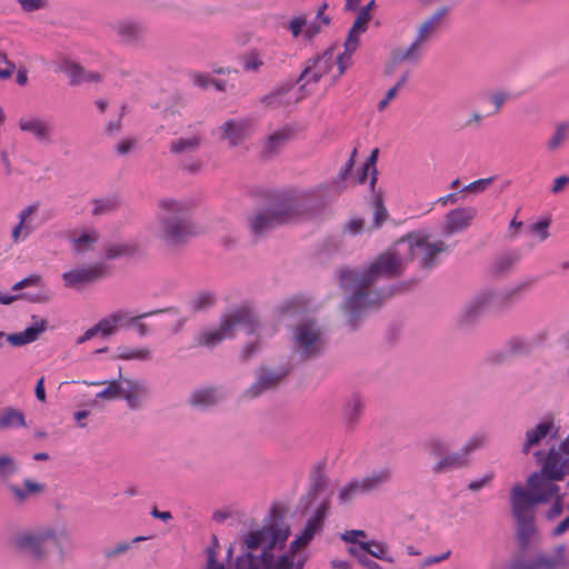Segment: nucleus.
<instances>
[{
	"label": "nucleus",
	"instance_id": "f257e3e1",
	"mask_svg": "<svg viewBox=\"0 0 569 569\" xmlns=\"http://www.w3.org/2000/svg\"><path fill=\"white\" fill-rule=\"evenodd\" d=\"M403 270L405 261L397 251H382L367 266H346L337 269L339 286L346 295L342 310L351 330L360 327L369 310L378 308L396 293L411 290L417 284L416 280H408L380 290L371 289L379 280L397 278Z\"/></svg>",
	"mask_w": 569,
	"mask_h": 569
},
{
	"label": "nucleus",
	"instance_id": "f03ea898",
	"mask_svg": "<svg viewBox=\"0 0 569 569\" xmlns=\"http://www.w3.org/2000/svg\"><path fill=\"white\" fill-rule=\"evenodd\" d=\"M325 189V186H319L313 190L284 192L269 208L257 210L249 217L251 231L254 234H261L280 224L312 218L317 212L315 201Z\"/></svg>",
	"mask_w": 569,
	"mask_h": 569
},
{
	"label": "nucleus",
	"instance_id": "7ed1b4c3",
	"mask_svg": "<svg viewBox=\"0 0 569 569\" xmlns=\"http://www.w3.org/2000/svg\"><path fill=\"white\" fill-rule=\"evenodd\" d=\"M238 326L247 329L248 335H253L260 327L257 315L248 305L234 308L229 313L223 315L220 326L214 330H201L196 340L198 346L214 348L224 339L233 338Z\"/></svg>",
	"mask_w": 569,
	"mask_h": 569
},
{
	"label": "nucleus",
	"instance_id": "20e7f679",
	"mask_svg": "<svg viewBox=\"0 0 569 569\" xmlns=\"http://www.w3.org/2000/svg\"><path fill=\"white\" fill-rule=\"evenodd\" d=\"M449 13L448 7L439 8L432 16L425 20L418 28L415 40L407 48H398L392 52V60L396 63H417L426 44L439 32L446 17Z\"/></svg>",
	"mask_w": 569,
	"mask_h": 569
},
{
	"label": "nucleus",
	"instance_id": "39448f33",
	"mask_svg": "<svg viewBox=\"0 0 569 569\" xmlns=\"http://www.w3.org/2000/svg\"><path fill=\"white\" fill-rule=\"evenodd\" d=\"M541 470L531 473L527 480L528 489H525L520 485H516L512 488L511 497L521 501L527 507H535L539 503H547L551 499H555L559 493V486L556 481L560 479H550L543 473V460L539 462Z\"/></svg>",
	"mask_w": 569,
	"mask_h": 569
},
{
	"label": "nucleus",
	"instance_id": "423d86ee",
	"mask_svg": "<svg viewBox=\"0 0 569 569\" xmlns=\"http://www.w3.org/2000/svg\"><path fill=\"white\" fill-rule=\"evenodd\" d=\"M326 339L315 321H306L295 327L292 331V352L301 361L321 357L326 350Z\"/></svg>",
	"mask_w": 569,
	"mask_h": 569
},
{
	"label": "nucleus",
	"instance_id": "0eeeda50",
	"mask_svg": "<svg viewBox=\"0 0 569 569\" xmlns=\"http://www.w3.org/2000/svg\"><path fill=\"white\" fill-rule=\"evenodd\" d=\"M131 251H104L103 260L94 264L76 268L62 274L64 284L69 288H80L81 286L93 283L102 278L108 277L112 267L110 262L124 257Z\"/></svg>",
	"mask_w": 569,
	"mask_h": 569
},
{
	"label": "nucleus",
	"instance_id": "6e6552de",
	"mask_svg": "<svg viewBox=\"0 0 569 569\" xmlns=\"http://www.w3.org/2000/svg\"><path fill=\"white\" fill-rule=\"evenodd\" d=\"M378 157V149H375L370 157L367 159L366 163L362 167V172L358 178V183H363L370 174V189L373 193L372 196V207H373V214H372V223L370 226L371 229H379L385 221L388 219L389 213L388 210L383 203V198L380 192L375 191V187L377 183V168H376V161Z\"/></svg>",
	"mask_w": 569,
	"mask_h": 569
},
{
	"label": "nucleus",
	"instance_id": "1a4fd4ad",
	"mask_svg": "<svg viewBox=\"0 0 569 569\" xmlns=\"http://www.w3.org/2000/svg\"><path fill=\"white\" fill-rule=\"evenodd\" d=\"M508 569H569V558L566 545H559L551 556L538 553L532 561L516 557Z\"/></svg>",
	"mask_w": 569,
	"mask_h": 569
},
{
	"label": "nucleus",
	"instance_id": "9d476101",
	"mask_svg": "<svg viewBox=\"0 0 569 569\" xmlns=\"http://www.w3.org/2000/svg\"><path fill=\"white\" fill-rule=\"evenodd\" d=\"M512 515L517 521V541L521 552L528 551L530 540L537 531L533 508L511 497Z\"/></svg>",
	"mask_w": 569,
	"mask_h": 569
},
{
	"label": "nucleus",
	"instance_id": "9b49d317",
	"mask_svg": "<svg viewBox=\"0 0 569 569\" xmlns=\"http://www.w3.org/2000/svg\"><path fill=\"white\" fill-rule=\"evenodd\" d=\"M532 284L533 280H526L501 289H485L483 291L488 296L491 308L509 309L522 300Z\"/></svg>",
	"mask_w": 569,
	"mask_h": 569
},
{
	"label": "nucleus",
	"instance_id": "f8f14e48",
	"mask_svg": "<svg viewBox=\"0 0 569 569\" xmlns=\"http://www.w3.org/2000/svg\"><path fill=\"white\" fill-rule=\"evenodd\" d=\"M559 427L552 416L541 419L535 427L528 428L521 443V453L529 455L533 448L539 447L545 440L550 441L558 437Z\"/></svg>",
	"mask_w": 569,
	"mask_h": 569
},
{
	"label": "nucleus",
	"instance_id": "ddd939ff",
	"mask_svg": "<svg viewBox=\"0 0 569 569\" xmlns=\"http://www.w3.org/2000/svg\"><path fill=\"white\" fill-rule=\"evenodd\" d=\"M54 538L52 530L44 531H27L17 533L14 537V546L23 553L40 560L46 556V545Z\"/></svg>",
	"mask_w": 569,
	"mask_h": 569
},
{
	"label": "nucleus",
	"instance_id": "4468645a",
	"mask_svg": "<svg viewBox=\"0 0 569 569\" xmlns=\"http://www.w3.org/2000/svg\"><path fill=\"white\" fill-rule=\"evenodd\" d=\"M491 308L488 296L485 291H480L470 298L459 310L456 316V326L460 330L473 328L485 310Z\"/></svg>",
	"mask_w": 569,
	"mask_h": 569
},
{
	"label": "nucleus",
	"instance_id": "2eb2a0df",
	"mask_svg": "<svg viewBox=\"0 0 569 569\" xmlns=\"http://www.w3.org/2000/svg\"><path fill=\"white\" fill-rule=\"evenodd\" d=\"M335 63L336 58L331 51H326L309 61L308 66L299 77V82H302L301 89L307 90L308 86L318 83L332 70Z\"/></svg>",
	"mask_w": 569,
	"mask_h": 569
},
{
	"label": "nucleus",
	"instance_id": "dca6fc26",
	"mask_svg": "<svg viewBox=\"0 0 569 569\" xmlns=\"http://www.w3.org/2000/svg\"><path fill=\"white\" fill-rule=\"evenodd\" d=\"M533 457L537 462L543 459V473L550 479L563 480L569 476V458H562L555 446L550 447L547 453L541 450L535 451Z\"/></svg>",
	"mask_w": 569,
	"mask_h": 569
},
{
	"label": "nucleus",
	"instance_id": "f3484780",
	"mask_svg": "<svg viewBox=\"0 0 569 569\" xmlns=\"http://www.w3.org/2000/svg\"><path fill=\"white\" fill-rule=\"evenodd\" d=\"M289 371L288 367H281L277 371L260 367L256 373V381L248 388L246 395L249 398H257L267 390L276 388L289 375Z\"/></svg>",
	"mask_w": 569,
	"mask_h": 569
},
{
	"label": "nucleus",
	"instance_id": "a211bd4d",
	"mask_svg": "<svg viewBox=\"0 0 569 569\" xmlns=\"http://www.w3.org/2000/svg\"><path fill=\"white\" fill-rule=\"evenodd\" d=\"M194 234H197L196 227L189 220L164 218L161 222L160 236L172 244L182 243Z\"/></svg>",
	"mask_w": 569,
	"mask_h": 569
},
{
	"label": "nucleus",
	"instance_id": "6ab92c4d",
	"mask_svg": "<svg viewBox=\"0 0 569 569\" xmlns=\"http://www.w3.org/2000/svg\"><path fill=\"white\" fill-rule=\"evenodd\" d=\"M477 213L478 210L475 207H461L450 210L446 214L445 233L450 236L466 230L470 227Z\"/></svg>",
	"mask_w": 569,
	"mask_h": 569
},
{
	"label": "nucleus",
	"instance_id": "aec40b11",
	"mask_svg": "<svg viewBox=\"0 0 569 569\" xmlns=\"http://www.w3.org/2000/svg\"><path fill=\"white\" fill-rule=\"evenodd\" d=\"M39 209L40 203L33 202L19 212V223L13 228L11 234L14 242L26 239L38 227L36 217Z\"/></svg>",
	"mask_w": 569,
	"mask_h": 569
},
{
	"label": "nucleus",
	"instance_id": "412c9836",
	"mask_svg": "<svg viewBox=\"0 0 569 569\" xmlns=\"http://www.w3.org/2000/svg\"><path fill=\"white\" fill-rule=\"evenodd\" d=\"M8 490L13 495L14 501L19 505L24 503L31 498L38 497L46 492V483L26 478L21 486L14 483L7 485Z\"/></svg>",
	"mask_w": 569,
	"mask_h": 569
},
{
	"label": "nucleus",
	"instance_id": "4be33fe9",
	"mask_svg": "<svg viewBox=\"0 0 569 569\" xmlns=\"http://www.w3.org/2000/svg\"><path fill=\"white\" fill-rule=\"evenodd\" d=\"M124 383L122 398L127 401V406L131 410H138L142 406V398L147 397L149 393L148 386L138 380H132L128 378H121Z\"/></svg>",
	"mask_w": 569,
	"mask_h": 569
},
{
	"label": "nucleus",
	"instance_id": "5701e85b",
	"mask_svg": "<svg viewBox=\"0 0 569 569\" xmlns=\"http://www.w3.org/2000/svg\"><path fill=\"white\" fill-rule=\"evenodd\" d=\"M19 128L23 132L31 133L39 141L48 142L51 139L52 128L50 123L38 116L21 118Z\"/></svg>",
	"mask_w": 569,
	"mask_h": 569
},
{
	"label": "nucleus",
	"instance_id": "b1692460",
	"mask_svg": "<svg viewBox=\"0 0 569 569\" xmlns=\"http://www.w3.org/2000/svg\"><path fill=\"white\" fill-rule=\"evenodd\" d=\"M47 326V320L41 319L40 321H37L33 325L26 328L24 331L22 332L6 333L4 341L16 347H21L36 341L43 331H46Z\"/></svg>",
	"mask_w": 569,
	"mask_h": 569
},
{
	"label": "nucleus",
	"instance_id": "393cba45",
	"mask_svg": "<svg viewBox=\"0 0 569 569\" xmlns=\"http://www.w3.org/2000/svg\"><path fill=\"white\" fill-rule=\"evenodd\" d=\"M470 465V459L465 456L461 450L449 452L441 459H439L432 466V472L435 475H442L453 470L467 468Z\"/></svg>",
	"mask_w": 569,
	"mask_h": 569
},
{
	"label": "nucleus",
	"instance_id": "a878e982",
	"mask_svg": "<svg viewBox=\"0 0 569 569\" xmlns=\"http://www.w3.org/2000/svg\"><path fill=\"white\" fill-rule=\"evenodd\" d=\"M114 31L121 41L126 43H136L143 39L146 28L134 21L122 20L114 24Z\"/></svg>",
	"mask_w": 569,
	"mask_h": 569
},
{
	"label": "nucleus",
	"instance_id": "bb28decb",
	"mask_svg": "<svg viewBox=\"0 0 569 569\" xmlns=\"http://www.w3.org/2000/svg\"><path fill=\"white\" fill-rule=\"evenodd\" d=\"M222 399V395L219 389L214 387H208L194 390L190 396V405L197 408L207 409L216 406Z\"/></svg>",
	"mask_w": 569,
	"mask_h": 569
},
{
	"label": "nucleus",
	"instance_id": "cd10ccee",
	"mask_svg": "<svg viewBox=\"0 0 569 569\" xmlns=\"http://www.w3.org/2000/svg\"><path fill=\"white\" fill-rule=\"evenodd\" d=\"M365 399L359 393H352L343 407V418L349 428H353L365 410Z\"/></svg>",
	"mask_w": 569,
	"mask_h": 569
},
{
	"label": "nucleus",
	"instance_id": "c85d7f7f",
	"mask_svg": "<svg viewBox=\"0 0 569 569\" xmlns=\"http://www.w3.org/2000/svg\"><path fill=\"white\" fill-rule=\"evenodd\" d=\"M51 299V292L48 289H40L38 291H24L17 295H3L0 292V303L11 305L17 300H26L30 303H46Z\"/></svg>",
	"mask_w": 569,
	"mask_h": 569
},
{
	"label": "nucleus",
	"instance_id": "c756f323",
	"mask_svg": "<svg viewBox=\"0 0 569 569\" xmlns=\"http://www.w3.org/2000/svg\"><path fill=\"white\" fill-rule=\"evenodd\" d=\"M391 479L392 470L390 468L373 470L368 477L360 480L362 483V493L379 490L381 487L390 482Z\"/></svg>",
	"mask_w": 569,
	"mask_h": 569
},
{
	"label": "nucleus",
	"instance_id": "7c9ffc66",
	"mask_svg": "<svg viewBox=\"0 0 569 569\" xmlns=\"http://www.w3.org/2000/svg\"><path fill=\"white\" fill-rule=\"evenodd\" d=\"M202 140V134L199 132L176 139L170 143V151L176 154L193 153L200 148Z\"/></svg>",
	"mask_w": 569,
	"mask_h": 569
},
{
	"label": "nucleus",
	"instance_id": "2f4dec72",
	"mask_svg": "<svg viewBox=\"0 0 569 569\" xmlns=\"http://www.w3.org/2000/svg\"><path fill=\"white\" fill-rule=\"evenodd\" d=\"M248 126L243 121L229 120L222 127V139L229 140L231 146L239 144L247 134Z\"/></svg>",
	"mask_w": 569,
	"mask_h": 569
},
{
	"label": "nucleus",
	"instance_id": "473e14b6",
	"mask_svg": "<svg viewBox=\"0 0 569 569\" xmlns=\"http://www.w3.org/2000/svg\"><path fill=\"white\" fill-rule=\"evenodd\" d=\"M63 70L70 78L72 84H81L83 82H92L100 80L99 73L86 71L81 66L73 62H67Z\"/></svg>",
	"mask_w": 569,
	"mask_h": 569
},
{
	"label": "nucleus",
	"instance_id": "72a5a7b5",
	"mask_svg": "<svg viewBox=\"0 0 569 569\" xmlns=\"http://www.w3.org/2000/svg\"><path fill=\"white\" fill-rule=\"evenodd\" d=\"M272 535L271 527L264 526L259 530L250 531L243 539V546L247 550H256L269 546V539Z\"/></svg>",
	"mask_w": 569,
	"mask_h": 569
},
{
	"label": "nucleus",
	"instance_id": "f704fd0d",
	"mask_svg": "<svg viewBox=\"0 0 569 569\" xmlns=\"http://www.w3.org/2000/svg\"><path fill=\"white\" fill-rule=\"evenodd\" d=\"M532 350V345L522 338H512L506 349L498 355V359L496 361L502 362L507 360L511 356H525L530 353Z\"/></svg>",
	"mask_w": 569,
	"mask_h": 569
},
{
	"label": "nucleus",
	"instance_id": "c9c22d12",
	"mask_svg": "<svg viewBox=\"0 0 569 569\" xmlns=\"http://www.w3.org/2000/svg\"><path fill=\"white\" fill-rule=\"evenodd\" d=\"M520 260L517 251H505L491 264V273L495 276H505L512 270Z\"/></svg>",
	"mask_w": 569,
	"mask_h": 569
},
{
	"label": "nucleus",
	"instance_id": "e433bc0d",
	"mask_svg": "<svg viewBox=\"0 0 569 569\" xmlns=\"http://www.w3.org/2000/svg\"><path fill=\"white\" fill-rule=\"evenodd\" d=\"M328 487L327 478L321 471H317L311 478V486L306 498L300 500L303 508L307 509L309 505L322 495Z\"/></svg>",
	"mask_w": 569,
	"mask_h": 569
},
{
	"label": "nucleus",
	"instance_id": "4c0bfd02",
	"mask_svg": "<svg viewBox=\"0 0 569 569\" xmlns=\"http://www.w3.org/2000/svg\"><path fill=\"white\" fill-rule=\"evenodd\" d=\"M291 131L289 129H280L270 134L264 143L263 153L267 157L276 154L290 139Z\"/></svg>",
	"mask_w": 569,
	"mask_h": 569
},
{
	"label": "nucleus",
	"instance_id": "58836bf2",
	"mask_svg": "<svg viewBox=\"0 0 569 569\" xmlns=\"http://www.w3.org/2000/svg\"><path fill=\"white\" fill-rule=\"evenodd\" d=\"M24 413L16 408L7 407L0 416V429L7 430L12 428L26 427Z\"/></svg>",
	"mask_w": 569,
	"mask_h": 569
},
{
	"label": "nucleus",
	"instance_id": "ea45409f",
	"mask_svg": "<svg viewBox=\"0 0 569 569\" xmlns=\"http://www.w3.org/2000/svg\"><path fill=\"white\" fill-rule=\"evenodd\" d=\"M396 246L406 247L407 249H438L430 247L428 236L423 231H413L401 238L396 242Z\"/></svg>",
	"mask_w": 569,
	"mask_h": 569
},
{
	"label": "nucleus",
	"instance_id": "a19ab883",
	"mask_svg": "<svg viewBox=\"0 0 569 569\" xmlns=\"http://www.w3.org/2000/svg\"><path fill=\"white\" fill-rule=\"evenodd\" d=\"M217 303V295L212 291H199L189 301L192 312H202L211 309Z\"/></svg>",
	"mask_w": 569,
	"mask_h": 569
},
{
	"label": "nucleus",
	"instance_id": "79ce46f5",
	"mask_svg": "<svg viewBox=\"0 0 569 569\" xmlns=\"http://www.w3.org/2000/svg\"><path fill=\"white\" fill-rule=\"evenodd\" d=\"M152 358V352L149 348H129L126 346H120L117 348V353L113 359L119 360H139V361H149Z\"/></svg>",
	"mask_w": 569,
	"mask_h": 569
},
{
	"label": "nucleus",
	"instance_id": "37998d69",
	"mask_svg": "<svg viewBox=\"0 0 569 569\" xmlns=\"http://www.w3.org/2000/svg\"><path fill=\"white\" fill-rule=\"evenodd\" d=\"M361 551L387 562H393L395 559L388 552V546L381 541H361L359 542Z\"/></svg>",
	"mask_w": 569,
	"mask_h": 569
},
{
	"label": "nucleus",
	"instance_id": "c03bdc74",
	"mask_svg": "<svg viewBox=\"0 0 569 569\" xmlns=\"http://www.w3.org/2000/svg\"><path fill=\"white\" fill-rule=\"evenodd\" d=\"M425 447L430 457L439 460L450 452L451 445L448 440L439 436H431L426 440Z\"/></svg>",
	"mask_w": 569,
	"mask_h": 569
},
{
	"label": "nucleus",
	"instance_id": "a18cd8bd",
	"mask_svg": "<svg viewBox=\"0 0 569 569\" xmlns=\"http://www.w3.org/2000/svg\"><path fill=\"white\" fill-rule=\"evenodd\" d=\"M274 547L266 546L262 548V552L260 557L253 556L250 551L244 552L243 555L239 556L236 561V569H238V562L241 558L246 556H250L254 560V565L257 566V569H272L274 566V556L272 552V549Z\"/></svg>",
	"mask_w": 569,
	"mask_h": 569
},
{
	"label": "nucleus",
	"instance_id": "49530a36",
	"mask_svg": "<svg viewBox=\"0 0 569 569\" xmlns=\"http://www.w3.org/2000/svg\"><path fill=\"white\" fill-rule=\"evenodd\" d=\"M552 219L550 216H546L541 218L540 220L532 222L527 226L526 231L527 233L540 241H543L549 238V228L551 226Z\"/></svg>",
	"mask_w": 569,
	"mask_h": 569
},
{
	"label": "nucleus",
	"instance_id": "de8ad7c7",
	"mask_svg": "<svg viewBox=\"0 0 569 569\" xmlns=\"http://www.w3.org/2000/svg\"><path fill=\"white\" fill-rule=\"evenodd\" d=\"M356 153L357 150L355 149L350 158L339 170L337 177L332 180L331 187L335 189L336 193H341L347 188L346 181L348 180L351 169L355 164Z\"/></svg>",
	"mask_w": 569,
	"mask_h": 569
},
{
	"label": "nucleus",
	"instance_id": "09e8293b",
	"mask_svg": "<svg viewBox=\"0 0 569 569\" xmlns=\"http://www.w3.org/2000/svg\"><path fill=\"white\" fill-rule=\"evenodd\" d=\"M569 139V121L559 123L553 134L549 138L547 147L550 151L560 149Z\"/></svg>",
	"mask_w": 569,
	"mask_h": 569
},
{
	"label": "nucleus",
	"instance_id": "8fccbe9b",
	"mask_svg": "<svg viewBox=\"0 0 569 569\" xmlns=\"http://www.w3.org/2000/svg\"><path fill=\"white\" fill-rule=\"evenodd\" d=\"M121 378L123 377L121 373V368H119V379L107 382V387L97 393V398L103 400H113L121 397L124 388L122 386L124 383L122 382Z\"/></svg>",
	"mask_w": 569,
	"mask_h": 569
},
{
	"label": "nucleus",
	"instance_id": "3c124183",
	"mask_svg": "<svg viewBox=\"0 0 569 569\" xmlns=\"http://www.w3.org/2000/svg\"><path fill=\"white\" fill-rule=\"evenodd\" d=\"M143 540H147V537L138 536L133 538L131 541H120L114 547L106 549L103 551V556L108 560L114 559L129 551L133 547V545Z\"/></svg>",
	"mask_w": 569,
	"mask_h": 569
},
{
	"label": "nucleus",
	"instance_id": "603ef678",
	"mask_svg": "<svg viewBox=\"0 0 569 569\" xmlns=\"http://www.w3.org/2000/svg\"><path fill=\"white\" fill-rule=\"evenodd\" d=\"M119 207V200L116 197H107L93 200L92 214L102 216L110 213Z\"/></svg>",
	"mask_w": 569,
	"mask_h": 569
},
{
	"label": "nucleus",
	"instance_id": "864d4df0",
	"mask_svg": "<svg viewBox=\"0 0 569 569\" xmlns=\"http://www.w3.org/2000/svg\"><path fill=\"white\" fill-rule=\"evenodd\" d=\"M359 493H362V483L359 479H353L339 491V502L348 503Z\"/></svg>",
	"mask_w": 569,
	"mask_h": 569
},
{
	"label": "nucleus",
	"instance_id": "5fc2aeb1",
	"mask_svg": "<svg viewBox=\"0 0 569 569\" xmlns=\"http://www.w3.org/2000/svg\"><path fill=\"white\" fill-rule=\"evenodd\" d=\"M488 441V435L485 432H479L471 436L466 443L460 448V450L465 453L467 458L475 451L483 448Z\"/></svg>",
	"mask_w": 569,
	"mask_h": 569
},
{
	"label": "nucleus",
	"instance_id": "6e6d98bb",
	"mask_svg": "<svg viewBox=\"0 0 569 569\" xmlns=\"http://www.w3.org/2000/svg\"><path fill=\"white\" fill-rule=\"evenodd\" d=\"M162 312H178V310L174 307H168L164 309H158V310H152L149 312L141 313L139 316H136L134 319H132L133 320L132 327H134L137 329L140 337H144L149 333V328L146 323L141 322V320L147 317H150L153 315H159Z\"/></svg>",
	"mask_w": 569,
	"mask_h": 569
},
{
	"label": "nucleus",
	"instance_id": "4d7b16f0",
	"mask_svg": "<svg viewBox=\"0 0 569 569\" xmlns=\"http://www.w3.org/2000/svg\"><path fill=\"white\" fill-rule=\"evenodd\" d=\"M331 496L332 492L327 493V496L321 500V502L317 507L315 515L311 518H309L311 521H313L321 528L330 509Z\"/></svg>",
	"mask_w": 569,
	"mask_h": 569
},
{
	"label": "nucleus",
	"instance_id": "13d9d810",
	"mask_svg": "<svg viewBox=\"0 0 569 569\" xmlns=\"http://www.w3.org/2000/svg\"><path fill=\"white\" fill-rule=\"evenodd\" d=\"M303 307L302 300L298 297L289 298L284 301H282L278 307L277 311L281 316L286 315H296L299 312Z\"/></svg>",
	"mask_w": 569,
	"mask_h": 569
},
{
	"label": "nucleus",
	"instance_id": "bf43d9fd",
	"mask_svg": "<svg viewBox=\"0 0 569 569\" xmlns=\"http://www.w3.org/2000/svg\"><path fill=\"white\" fill-rule=\"evenodd\" d=\"M27 288L46 289L40 274L32 273L12 286L13 291H21Z\"/></svg>",
	"mask_w": 569,
	"mask_h": 569
},
{
	"label": "nucleus",
	"instance_id": "052dcab7",
	"mask_svg": "<svg viewBox=\"0 0 569 569\" xmlns=\"http://www.w3.org/2000/svg\"><path fill=\"white\" fill-rule=\"evenodd\" d=\"M99 238L100 236L98 231L94 229H86L80 236L73 239V243L79 248L91 247L98 242Z\"/></svg>",
	"mask_w": 569,
	"mask_h": 569
},
{
	"label": "nucleus",
	"instance_id": "680f3d73",
	"mask_svg": "<svg viewBox=\"0 0 569 569\" xmlns=\"http://www.w3.org/2000/svg\"><path fill=\"white\" fill-rule=\"evenodd\" d=\"M17 461L10 455H0V477L9 478L18 471Z\"/></svg>",
	"mask_w": 569,
	"mask_h": 569
},
{
	"label": "nucleus",
	"instance_id": "e2e57ef3",
	"mask_svg": "<svg viewBox=\"0 0 569 569\" xmlns=\"http://www.w3.org/2000/svg\"><path fill=\"white\" fill-rule=\"evenodd\" d=\"M242 64L246 71H259L263 60L257 50H252L242 57Z\"/></svg>",
	"mask_w": 569,
	"mask_h": 569
},
{
	"label": "nucleus",
	"instance_id": "0e129e2a",
	"mask_svg": "<svg viewBox=\"0 0 569 569\" xmlns=\"http://www.w3.org/2000/svg\"><path fill=\"white\" fill-rule=\"evenodd\" d=\"M349 553L352 555L355 558H357L359 563L367 569H382V567L378 562L371 560L368 557V553L366 551H361L359 546L350 547Z\"/></svg>",
	"mask_w": 569,
	"mask_h": 569
},
{
	"label": "nucleus",
	"instance_id": "69168bd1",
	"mask_svg": "<svg viewBox=\"0 0 569 569\" xmlns=\"http://www.w3.org/2000/svg\"><path fill=\"white\" fill-rule=\"evenodd\" d=\"M493 181H495V177L481 178V179L475 180V181L470 182L469 184L465 186L462 188V191L469 192V193H475V194H480V193L485 192L491 186V183Z\"/></svg>",
	"mask_w": 569,
	"mask_h": 569
},
{
	"label": "nucleus",
	"instance_id": "338daca9",
	"mask_svg": "<svg viewBox=\"0 0 569 569\" xmlns=\"http://www.w3.org/2000/svg\"><path fill=\"white\" fill-rule=\"evenodd\" d=\"M159 207L167 213L182 214L187 210V206L174 199H162L159 202Z\"/></svg>",
	"mask_w": 569,
	"mask_h": 569
},
{
	"label": "nucleus",
	"instance_id": "774afa93",
	"mask_svg": "<svg viewBox=\"0 0 569 569\" xmlns=\"http://www.w3.org/2000/svg\"><path fill=\"white\" fill-rule=\"evenodd\" d=\"M112 313H110L97 322L99 332L103 337H110L118 331V326L112 321Z\"/></svg>",
	"mask_w": 569,
	"mask_h": 569
}]
</instances>
